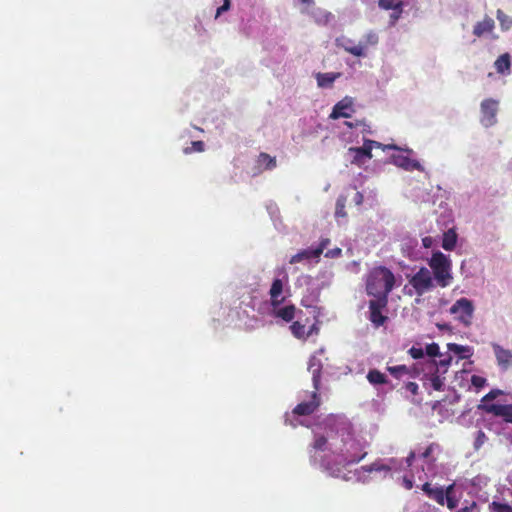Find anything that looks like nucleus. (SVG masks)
Wrapping results in <instances>:
<instances>
[{"label": "nucleus", "instance_id": "nucleus-35", "mask_svg": "<svg viewBox=\"0 0 512 512\" xmlns=\"http://www.w3.org/2000/svg\"><path fill=\"white\" fill-rule=\"evenodd\" d=\"M448 348L450 351L459 354L461 358L465 359L471 355L470 348L468 346H462L455 343L448 344Z\"/></svg>", "mask_w": 512, "mask_h": 512}, {"label": "nucleus", "instance_id": "nucleus-42", "mask_svg": "<svg viewBox=\"0 0 512 512\" xmlns=\"http://www.w3.org/2000/svg\"><path fill=\"white\" fill-rule=\"evenodd\" d=\"M403 8L404 7H399V8H392V12L391 14L389 15V27H394L396 25V23L398 22V20L401 18V15L403 13Z\"/></svg>", "mask_w": 512, "mask_h": 512}, {"label": "nucleus", "instance_id": "nucleus-20", "mask_svg": "<svg viewBox=\"0 0 512 512\" xmlns=\"http://www.w3.org/2000/svg\"><path fill=\"white\" fill-rule=\"evenodd\" d=\"M308 370L312 374V382L315 390L320 389L321 383V373H322V363L315 356L309 359Z\"/></svg>", "mask_w": 512, "mask_h": 512}, {"label": "nucleus", "instance_id": "nucleus-24", "mask_svg": "<svg viewBox=\"0 0 512 512\" xmlns=\"http://www.w3.org/2000/svg\"><path fill=\"white\" fill-rule=\"evenodd\" d=\"M494 66L499 74H509L511 68L510 55L508 53L500 55L496 59Z\"/></svg>", "mask_w": 512, "mask_h": 512}, {"label": "nucleus", "instance_id": "nucleus-47", "mask_svg": "<svg viewBox=\"0 0 512 512\" xmlns=\"http://www.w3.org/2000/svg\"><path fill=\"white\" fill-rule=\"evenodd\" d=\"M424 353H425V351H424L421 347H415V346H412V347L408 350V354H409L413 359H421V358H423Z\"/></svg>", "mask_w": 512, "mask_h": 512}, {"label": "nucleus", "instance_id": "nucleus-59", "mask_svg": "<svg viewBox=\"0 0 512 512\" xmlns=\"http://www.w3.org/2000/svg\"><path fill=\"white\" fill-rule=\"evenodd\" d=\"M302 259H303V258H291V259H290V263H291V264L298 263V262H300Z\"/></svg>", "mask_w": 512, "mask_h": 512}, {"label": "nucleus", "instance_id": "nucleus-29", "mask_svg": "<svg viewBox=\"0 0 512 512\" xmlns=\"http://www.w3.org/2000/svg\"><path fill=\"white\" fill-rule=\"evenodd\" d=\"M367 380L373 385H382L388 382L386 375L377 369L369 370Z\"/></svg>", "mask_w": 512, "mask_h": 512}, {"label": "nucleus", "instance_id": "nucleus-45", "mask_svg": "<svg viewBox=\"0 0 512 512\" xmlns=\"http://www.w3.org/2000/svg\"><path fill=\"white\" fill-rule=\"evenodd\" d=\"M439 345L437 343H430L425 348V353L430 357H436L440 355Z\"/></svg>", "mask_w": 512, "mask_h": 512}, {"label": "nucleus", "instance_id": "nucleus-44", "mask_svg": "<svg viewBox=\"0 0 512 512\" xmlns=\"http://www.w3.org/2000/svg\"><path fill=\"white\" fill-rule=\"evenodd\" d=\"M486 441H487L486 434L482 430H479L477 432V435H476V438L474 441L475 450H479Z\"/></svg>", "mask_w": 512, "mask_h": 512}, {"label": "nucleus", "instance_id": "nucleus-5", "mask_svg": "<svg viewBox=\"0 0 512 512\" xmlns=\"http://www.w3.org/2000/svg\"><path fill=\"white\" fill-rule=\"evenodd\" d=\"M474 310L473 302L468 298L462 297L455 301L450 307L449 312L454 315L455 320L468 327L472 324Z\"/></svg>", "mask_w": 512, "mask_h": 512}, {"label": "nucleus", "instance_id": "nucleus-16", "mask_svg": "<svg viewBox=\"0 0 512 512\" xmlns=\"http://www.w3.org/2000/svg\"><path fill=\"white\" fill-rule=\"evenodd\" d=\"M494 28V20L490 16L485 15L483 20L478 21L473 26V35H475L478 38L483 37L485 35H490L493 34Z\"/></svg>", "mask_w": 512, "mask_h": 512}, {"label": "nucleus", "instance_id": "nucleus-27", "mask_svg": "<svg viewBox=\"0 0 512 512\" xmlns=\"http://www.w3.org/2000/svg\"><path fill=\"white\" fill-rule=\"evenodd\" d=\"M378 42V34L375 31L370 30L362 36L361 40L359 41V44L364 45L365 53L367 54L368 48L370 46H376Z\"/></svg>", "mask_w": 512, "mask_h": 512}, {"label": "nucleus", "instance_id": "nucleus-33", "mask_svg": "<svg viewBox=\"0 0 512 512\" xmlns=\"http://www.w3.org/2000/svg\"><path fill=\"white\" fill-rule=\"evenodd\" d=\"M290 331L292 333V335L297 338V339H300V340H306L307 339V335H306V327L304 324H302L301 322L299 321H294L291 325H290Z\"/></svg>", "mask_w": 512, "mask_h": 512}, {"label": "nucleus", "instance_id": "nucleus-12", "mask_svg": "<svg viewBox=\"0 0 512 512\" xmlns=\"http://www.w3.org/2000/svg\"><path fill=\"white\" fill-rule=\"evenodd\" d=\"M301 13L310 16L318 25L328 24L333 17L330 12L315 6H306L302 8Z\"/></svg>", "mask_w": 512, "mask_h": 512}, {"label": "nucleus", "instance_id": "nucleus-31", "mask_svg": "<svg viewBox=\"0 0 512 512\" xmlns=\"http://www.w3.org/2000/svg\"><path fill=\"white\" fill-rule=\"evenodd\" d=\"M366 456V452L363 453H342L340 463L343 465H350L358 463Z\"/></svg>", "mask_w": 512, "mask_h": 512}, {"label": "nucleus", "instance_id": "nucleus-2", "mask_svg": "<svg viewBox=\"0 0 512 512\" xmlns=\"http://www.w3.org/2000/svg\"><path fill=\"white\" fill-rule=\"evenodd\" d=\"M394 150L395 153L390 155L389 163L396 167L412 172L414 170L424 172L425 168L422 163L416 158V152L408 146H399L396 144H384L383 151Z\"/></svg>", "mask_w": 512, "mask_h": 512}, {"label": "nucleus", "instance_id": "nucleus-49", "mask_svg": "<svg viewBox=\"0 0 512 512\" xmlns=\"http://www.w3.org/2000/svg\"><path fill=\"white\" fill-rule=\"evenodd\" d=\"M231 6V0H223V4L217 8L215 18H218L222 13L228 11Z\"/></svg>", "mask_w": 512, "mask_h": 512}, {"label": "nucleus", "instance_id": "nucleus-39", "mask_svg": "<svg viewBox=\"0 0 512 512\" xmlns=\"http://www.w3.org/2000/svg\"><path fill=\"white\" fill-rule=\"evenodd\" d=\"M489 509L491 512H512V506L498 501H493L489 505Z\"/></svg>", "mask_w": 512, "mask_h": 512}, {"label": "nucleus", "instance_id": "nucleus-8", "mask_svg": "<svg viewBox=\"0 0 512 512\" xmlns=\"http://www.w3.org/2000/svg\"><path fill=\"white\" fill-rule=\"evenodd\" d=\"M388 299H373L369 301V320L375 328L383 326L388 317L383 314V310L387 307Z\"/></svg>", "mask_w": 512, "mask_h": 512}, {"label": "nucleus", "instance_id": "nucleus-15", "mask_svg": "<svg viewBox=\"0 0 512 512\" xmlns=\"http://www.w3.org/2000/svg\"><path fill=\"white\" fill-rule=\"evenodd\" d=\"M492 349L498 366L507 370L512 365V351L503 348L497 343H492Z\"/></svg>", "mask_w": 512, "mask_h": 512}, {"label": "nucleus", "instance_id": "nucleus-54", "mask_svg": "<svg viewBox=\"0 0 512 512\" xmlns=\"http://www.w3.org/2000/svg\"><path fill=\"white\" fill-rule=\"evenodd\" d=\"M319 332V328L316 324H313L312 326H310V328L308 330H306V335H307V338L309 336H311L312 334H318Z\"/></svg>", "mask_w": 512, "mask_h": 512}, {"label": "nucleus", "instance_id": "nucleus-14", "mask_svg": "<svg viewBox=\"0 0 512 512\" xmlns=\"http://www.w3.org/2000/svg\"><path fill=\"white\" fill-rule=\"evenodd\" d=\"M297 308L293 304L271 306L270 315L274 318L281 319L284 322H291L296 316Z\"/></svg>", "mask_w": 512, "mask_h": 512}, {"label": "nucleus", "instance_id": "nucleus-26", "mask_svg": "<svg viewBox=\"0 0 512 512\" xmlns=\"http://www.w3.org/2000/svg\"><path fill=\"white\" fill-rule=\"evenodd\" d=\"M403 253L407 254V256H415L419 254V251L416 248L419 247V242L414 238H406L401 243Z\"/></svg>", "mask_w": 512, "mask_h": 512}, {"label": "nucleus", "instance_id": "nucleus-17", "mask_svg": "<svg viewBox=\"0 0 512 512\" xmlns=\"http://www.w3.org/2000/svg\"><path fill=\"white\" fill-rule=\"evenodd\" d=\"M488 413L502 417L506 422L512 423V404H491L484 407Z\"/></svg>", "mask_w": 512, "mask_h": 512}, {"label": "nucleus", "instance_id": "nucleus-38", "mask_svg": "<svg viewBox=\"0 0 512 512\" xmlns=\"http://www.w3.org/2000/svg\"><path fill=\"white\" fill-rule=\"evenodd\" d=\"M346 201H347V199L345 196L341 195L337 198L336 209H335V216L337 218L346 216V212H345Z\"/></svg>", "mask_w": 512, "mask_h": 512}, {"label": "nucleus", "instance_id": "nucleus-52", "mask_svg": "<svg viewBox=\"0 0 512 512\" xmlns=\"http://www.w3.org/2000/svg\"><path fill=\"white\" fill-rule=\"evenodd\" d=\"M352 202L356 206H360L363 203V194L361 192H359V191H355L354 195L352 197Z\"/></svg>", "mask_w": 512, "mask_h": 512}, {"label": "nucleus", "instance_id": "nucleus-6", "mask_svg": "<svg viewBox=\"0 0 512 512\" xmlns=\"http://www.w3.org/2000/svg\"><path fill=\"white\" fill-rule=\"evenodd\" d=\"M418 296H422L434 288V280L429 269L421 268L409 280Z\"/></svg>", "mask_w": 512, "mask_h": 512}, {"label": "nucleus", "instance_id": "nucleus-53", "mask_svg": "<svg viewBox=\"0 0 512 512\" xmlns=\"http://www.w3.org/2000/svg\"><path fill=\"white\" fill-rule=\"evenodd\" d=\"M476 506V502L473 501L470 505L459 509L457 512H473Z\"/></svg>", "mask_w": 512, "mask_h": 512}, {"label": "nucleus", "instance_id": "nucleus-43", "mask_svg": "<svg viewBox=\"0 0 512 512\" xmlns=\"http://www.w3.org/2000/svg\"><path fill=\"white\" fill-rule=\"evenodd\" d=\"M193 151L202 152L204 151V143L202 141H193L191 147L184 149L185 154L192 153Z\"/></svg>", "mask_w": 512, "mask_h": 512}, {"label": "nucleus", "instance_id": "nucleus-37", "mask_svg": "<svg viewBox=\"0 0 512 512\" xmlns=\"http://www.w3.org/2000/svg\"><path fill=\"white\" fill-rule=\"evenodd\" d=\"M387 371L395 378H401L403 375L409 373V369L406 365L388 366Z\"/></svg>", "mask_w": 512, "mask_h": 512}, {"label": "nucleus", "instance_id": "nucleus-48", "mask_svg": "<svg viewBox=\"0 0 512 512\" xmlns=\"http://www.w3.org/2000/svg\"><path fill=\"white\" fill-rule=\"evenodd\" d=\"M503 391L499 389H492L490 392H488L483 398L482 402L491 401L497 398L500 395H503Z\"/></svg>", "mask_w": 512, "mask_h": 512}, {"label": "nucleus", "instance_id": "nucleus-9", "mask_svg": "<svg viewBox=\"0 0 512 512\" xmlns=\"http://www.w3.org/2000/svg\"><path fill=\"white\" fill-rule=\"evenodd\" d=\"M328 440L323 435H317L314 439L311 448L309 449L310 463L312 465H319L326 470H330V467L323 461L322 456L319 453L324 452L327 447Z\"/></svg>", "mask_w": 512, "mask_h": 512}, {"label": "nucleus", "instance_id": "nucleus-60", "mask_svg": "<svg viewBox=\"0 0 512 512\" xmlns=\"http://www.w3.org/2000/svg\"><path fill=\"white\" fill-rule=\"evenodd\" d=\"M405 486H406L407 489H411L412 488V481L405 480Z\"/></svg>", "mask_w": 512, "mask_h": 512}, {"label": "nucleus", "instance_id": "nucleus-57", "mask_svg": "<svg viewBox=\"0 0 512 512\" xmlns=\"http://www.w3.org/2000/svg\"><path fill=\"white\" fill-rule=\"evenodd\" d=\"M432 450H433V445L431 444V445H429V446L425 449V451L421 454V457H422V458H427V457H429V456L431 455V453H432Z\"/></svg>", "mask_w": 512, "mask_h": 512}, {"label": "nucleus", "instance_id": "nucleus-21", "mask_svg": "<svg viewBox=\"0 0 512 512\" xmlns=\"http://www.w3.org/2000/svg\"><path fill=\"white\" fill-rule=\"evenodd\" d=\"M423 492L430 498L436 501L439 505L445 504L446 490L442 487H432L428 482L422 486Z\"/></svg>", "mask_w": 512, "mask_h": 512}, {"label": "nucleus", "instance_id": "nucleus-1", "mask_svg": "<svg viewBox=\"0 0 512 512\" xmlns=\"http://www.w3.org/2000/svg\"><path fill=\"white\" fill-rule=\"evenodd\" d=\"M395 286L394 274L386 267L372 269L366 280V291L377 299H388Z\"/></svg>", "mask_w": 512, "mask_h": 512}, {"label": "nucleus", "instance_id": "nucleus-13", "mask_svg": "<svg viewBox=\"0 0 512 512\" xmlns=\"http://www.w3.org/2000/svg\"><path fill=\"white\" fill-rule=\"evenodd\" d=\"M352 112H353V99L351 97L346 96L342 100H340L338 103L335 104L330 117L333 119H338L341 117L348 118L351 116Z\"/></svg>", "mask_w": 512, "mask_h": 512}, {"label": "nucleus", "instance_id": "nucleus-11", "mask_svg": "<svg viewBox=\"0 0 512 512\" xmlns=\"http://www.w3.org/2000/svg\"><path fill=\"white\" fill-rule=\"evenodd\" d=\"M336 45L337 47L345 50L346 52L352 54L356 57H366L364 45H361L358 43H355L354 40L348 38V37H339L336 39Z\"/></svg>", "mask_w": 512, "mask_h": 512}, {"label": "nucleus", "instance_id": "nucleus-40", "mask_svg": "<svg viewBox=\"0 0 512 512\" xmlns=\"http://www.w3.org/2000/svg\"><path fill=\"white\" fill-rule=\"evenodd\" d=\"M453 489L454 484H451L446 488L445 502L447 504L448 509L450 510L455 509L457 506V500L451 495Z\"/></svg>", "mask_w": 512, "mask_h": 512}, {"label": "nucleus", "instance_id": "nucleus-55", "mask_svg": "<svg viewBox=\"0 0 512 512\" xmlns=\"http://www.w3.org/2000/svg\"><path fill=\"white\" fill-rule=\"evenodd\" d=\"M340 253H341V249L338 247H335L333 249L328 250L324 256H339Z\"/></svg>", "mask_w": 512, "mask_h": 512}, {"label": "nucleus", "instance_id": "nucleus-22", "mask_svg": "<svg viewBox=\"0 0 512 512\" xmlns=\"http://www.w3.org/2000/svg\"><path fill=\"white\" fill-rule=\"evenodd\" d=\"M421 246L419 245L416 250L421 253V255H424V252H421L420 249H431V256H445L441 251H439L437 248L439 246V241L435 238H432L430 236L424 237L421 241Z\"/></svg>", "mask_w": 512, "mask_h": 512}, {"label": "nucleus", "instance_id": "nucleus-3", "mask_svg": "<svg viewBox=\"0 0 512 512\" xmlns=\"http://www.w3.org/2000/svg\"><path fill=\"white\" fill-rule=\"evenodd\" d=\"M383 146L384 144L380 142L366 139L361 147H350L345 154V160L358 167H364L372 158V150L374 148L383 150Z\"/></svg>", "mask_w": 512, "mask_h": 512}, {"label": "nucleus", "instance_id": "nucleus-51", "mask_svg": "<svg viewBox=\"0 0 512 512\" xmlns=\"http://www.w3.org/2000/svg\"><path fill=\"white\" fill-rule=\"evenodd\" d=\"M405 388L407 391H409L411 394L416 395L418 394V384L415 382H408L405 385Z\"/></svg>", "mask_w": 512, "mask_h": 512}, {"label": "nucleus", "instance_id": "nucleus-28", "mask_svg": "<svg viewBox=\"0 0 512 512\" xmlns=\"http://www.w3.org/2000/svg\"><path fill=\"white\" fill-rule=\"evenodd\" d=\"M391 464H384L383 462L381 461H375L374 463L370 464V465H367V466H363V470L365 472H368V473H372V472H389L391 471L392 469V464L395 462L394 459H391L390 460Z\"/></svg>", "mask_w": 512, "mask_h": 512}, {"label": "nucleus", "instance_id": "nucleus-50", "mask_svg": "<svg viewBox=\"0 0 512 512\" xmlns=\"http://www.w3.org/2000/svg\"><path fill=\"white\" fill-rule=\"evenodd\" d=\"M451 360V356H448L446 359L440 360L438 363L436 361H433V365L436 367V370L438 371V367L447 368L450 365Z\"/></svg>", "mask_w": 512, "mask_h": 512}, {"label": "nucleus", "instance_id": "nucleus-10", "mask_svg": "<svg viewBox=\"0 0 512 512\" xmlns=\"http://www.w3.org/2000/svg\"><path fill=\"white\" fill-rule=\"evenodd\" d=\"M319 390H315L311 394V400L308 402H301L293 409V414L297 416H309L313 414L320 406L321 399L318 394Z\"/></svg>", "mask_w": 512, "mask_h": 512}, {"label": "nucleus", "instance_id": "nucleus-41", "mask_svg": "<svg viewBox=\"0 0 512 512\" xmlns=\"http://www.w3.org/2000/svg\"><path fill=\"white\" fill-rule=\"evenodd\" d=\"M430 384H431V387L435 390V391H442L443 390V387H444V381L443 379L437 374V370L435 371V373H433L430 377Z\"/></svg>", "mask_w": 512, "mask_h": 512}, {"label": "nucleus", "instance_id": "nucleus-30", "mask_svg": "<svg viewBox=\"0 0 512 512\" xmlns=\"http://www.w3.org/2000/svg\"><path fill=\"white\" fill-rule=\"evenodd\" d=\"M257 163L265 170H272L276 167V158L266 153H261L258 156Z\"/></svg>", "mask_w": 512, "mask_h": 512}, {"label": "nucleus", "instance_id": "nucleus-58", "mask_svg": "<svg viewBox=\"0 0 512 512\" xmlns=\"http://www.w3.org/2000/svg\"><path fill=\"white\" fill-rule=\"evenodd\" d=\"M350 446L351 448H353L354 450H359L360 449V446L357 442H355L354 440L351 441L350 443Z\"/></svg>", "mask_w": 512, "mask_h": 512}, {"label": "nucleus", "instance_id": "nucleus-36", "mask_svg": "<svg viewBox=\"0 0 512 512\" xmlns=\"http://www.w3.org/2000/svg\"><path fill=\"white\" fill-rule=\"evenodd\" d=\"M405 3L403 0H379L378 6L383 10H390L392 8L404 7Z\"/></svg>", "mask_w": 512, "mask_h": 512}, {"label": "nucleus", "instance_id": "nucleus-7", "mask_svg": "<svg viewBox=\"0 0 512 512\" xmlns=\"http://www.w3.org/2000/svg\"><path fill=\"white\" fill-rule=\"evenodd\" d=\"M499 101L493 98L484 99L480 103V122L488 128L496 124Z\"/></svg>", "mask_w": 512, "mask_h": 512}, {"label": "nucleus", "instance_id": "nucleus-32", "mask_svg": "<svg viewBox=\"0 0 512 512\" xmlns=\"http://www.w3.org/2000/svg\"><path fill=\"white\" fill-rule=\"evenodd\" d=\"M496 18L502 31H508L512 27V17L504 13L503 10L497 9Z\"/></svg>", "mask_w": 512, "mask_h": 512}, {"label": "nucleus", "instance_id": "nucleus-18", "mask_svg": "<svg viewBox=\"0 0 512 512\" xmlns=\"http://www.w3.org/2000/svg\"><path fill=\"white\" fill-rule=\"evenodd\" d=\"M283 294V282L281 279L276 278L273 280L269 290L270 306H279L285 302Z\"/></svg>", "mask_w": 512, "mask_h": 512}, {"label": "nucleus", "instance_id": "nucleus-46", "mask_svg": "<svg viewBox=\"0 0 512 512\" xmlns=\"http://www.w3.org/2000/svg\"><path fill=\"white\" fill-rule=\"evenodd\" d=\"M487 383V380L486 378L482 377V376H479V375H472L471 377V384L476 388V389H481L483 388Z\"/></svg>", "mask_w": 512, "mask_h": 512}, {"label": "nucleus", "instance_id": "nucleus-34", "mask_svg": "<svg viewBox=\"0 0 512 512\" xmlns=\"http://www.w3.org/2000/svg\"><path fill=\"white\" fill-rule=\"evenodd\" d=\"M267 211L271 216V219L273 220L274 226L277 230H282V222L278 218V207L274 203H270L267 205Z\"/></svg>", "mask_w": 512, "mask_h": 512}, {"label": "nucleus", "instance_id": "nucleus-61", "mask_svg": "<svg viewBox=\"0 0 512 512\" xmlns=\"http://www.w3.org/2000/svg\"><path fill=\"white\" fill-rule=\"evenodd\" d=\"M300 1L304 4H307L308 6H310V4L312 3V0H300Z\"/></svg>", "mask_w": 512, "mask_h": 512}, {"label": "nucleus", "instance_id": "nucleus-56", "mask_svg": "<svg viewBox=\"0 0 512 512\" xmlns=\"http://www.w3.org/2000/svg\"><path fill=\"white\" fill-rule=\"evenodd\" d=\"M415 459V452L411 451L409 455L406 457V464L407 466H411L413 464V461Z\"/></svg>", "mask_w": 512, "mask_h": 512}, {"label": "nucleus", "instance_id": "nucleus-25", "mask_svg": "<svg viewBox=\"0 0 512 512\" xmlns=\"http://www.w3.org/2000/svg\"><path fill=\"white\" fill-rule=\"evenodd\" d=\"M457 242V234L454 229L450 228L446 232L443 233L441 246L446 251H452Z\"/></svg>", "mask_w": 512, "mask_h": 512}, {"label": "nucleus", "instance_id": "nucleus-23", "mask_svg": "<svg viewBox=\"0 0 512 512\" xmlns=\"http://www.w3.org/2000/svg\"><path fill=\"white\" fill-rule=\"evenodd\" d=\"M329 245H330V240L325 238V239H322L321 242L319 244H317L316 246H312L308 250H305V251H302V252H298L294 256H299V257H302V256H321V254L324 252L325 249L328 248Z\"/></svg>", "mask_w": 512, "mask_h": 512}, {"label": "nucleus", "instance_id": "nucleus-19", "mask_svg": "<svg viewBox=\"0 0 512 512\" xmlns=\"http://www.w3.org/2000/svg\"><path fill=\"white\" fill-rule=\"evenodd\" d=\"M340 72H318L315 73L317 86L321 89H330L333 87L334 82L341 77Z\"/></svg>", "mask_w": 512, "mask_h": 512}, {"label": "nucleus", "instance_id": "nucleus-4", "mask_svg": "<svg viewBox=\"0 0 512 512\" xmlns=\"http://www.w3.org/2000/svg\"><path fill=\"white\" fill-rule=\"evenodd\" d=\"M429 266L436 283L440 287H447L452 280L450 258H429Z\"/></svg>", "mask_w": 512, "mask_h": 512}]
</instances>
